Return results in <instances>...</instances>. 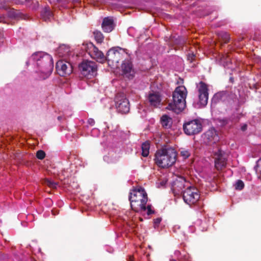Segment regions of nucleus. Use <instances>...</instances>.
Instances as JSON below:
<instances>
[{
    "instance_id": "nucleus-14",
    "label": "nucleus",
    "mask_w": 261,
    "mask_h": 261,
    "mask_svg": "<svg viewBox=\"0 0 261 261\" xmlns=\"http://www.w3.org/2000/svg\"><path fill=\"white\" fill-rule=\"evenodd\" d=\"M215 167L217 170H221L226 164L225 154L222 150H219L215 154Z\"/></svg>"
},
{
    "instance_id": "nucleus-21",
    "label": "nucleus",
    "mask_w": 261,
    "mask_h": 261,
    "mask_svg": "<svg viewBox=\"0 0 261 261\" xmlns=\"http://www.w3.org/2000/svg\"><path fill=\"white\" fill-rule=\"evenodd\" d=\"M41 17L45 21L50 20L53 17V13L48 7L44 8L41 11Z\"/></svg>"
},
{
    "instance_id": "nucleus-7",
    "label": "nucleus",
    "mask_w": 261,
    "mask_h": 261,
    "mask_svg": "<svg viewBox=\"0 0 261 261\" xmlns=\"http://www.w3.org/2000/svg\"><path fill=\"white\" fill-rule=\"evenodd\" d=\"M127 53L123 48L115 47L110 49L107 53V59L108 62L117 64L119 61L125 57Z\"/></svg>"
},
{
    "instance_id": "nucleus-20",
    "label": "nucleus",
    "mask_w": 261,
    "mask_h": 261,
    "mask_svg": "<svg viewBox=\"0 0 261 261\" xmlns=\"http://www.w3.org/2000/svg\"><path fill=\"white\" fill-rule=\"evenodd\" d=\"M161 122L164 127L168 128L171 127L172 121L170 117L164 115L161 118Z\"/></svg>"
},
{
    "instance_id": "nucleus-15",
    "label": "nucleus",
    "mask_w": 261,
    "mask_h": 261,
    "mask_svg": "<svg viewBox=\"0 0 261 261\" xmlns=\"http://www.w3.org/2000/svg\"><path fill=\"white\" fill-rule=\"evenodd\" d=\"M122 71L123 75L130 79L132 78L134 75V71L132 68V65L129 61L123 62L121 66Z\"/></svg>"
},
{
    "instance_id": "nucleus-8",
    "label": "nucleus",
    "mask_w": 261,
    "mask_h": 261,
    "mask_svg": "<svg viewBox=\"0 0 261 261\" xmlns=\"http://www.w3.org/2000/svg\"><path fill=\"white\" fill-rule=\"evenodd\" d=\"M183 128L187 135H194L201 132L202 124L199 120L195 119L185 122Z\"/></svg>"
},
{
    "instance_id": "nucleus-17",
    "label": "nucleus",
    "mask_w": 261,
    "mask_h": 261,
    "mask_svg": "<svg viewBox=\"0 0 261 261\" xmlns=\"http://www.w3.org/2000/svg\"><path fill=\"white\" fill-rule=\"evenodd\" d=\"M102 28L105 32H111L114 28L113 19L110 17L105 18L102 24Z\"/></svg>"
},
{
    "instance_id": "nucleus-12",
    "label": "nucleus",
    "mask_w": 261,
    "mask_h": 261,
    "mask_svg": "<svg viewBox=\"0 0 261 261\" xmlns=\"http://www.w3.org/2000/svg\"><path fill=\"white\" fill-rule=\"evenodd\" d=\"M189 183L186 181L185 179L183 177H178L172 185V190L174 194H178L182 192L183 189H186L189 187Z\"/></svg>"
},
{
    "instance_id": "nucleus-4",
    "label": "nucleus",
    "mask_w": 261,
    "mask_h": 261,
    "mask_svg": "<svg viewBox=\"0 0 261 261\" xmlns=\"http://www.w3.org/2000/svg\"><path fill=\"white\" fill-rule=\"evenodd\" d=\"M187 91L184 86L177 87L172 94L173 101L169 103L167 109L175 113L181 112L186 107Z\"/></svg>"
},
{
    "instance_id": "nucleus-1",
    "label": "nucleus",
    "mask_w": 261,
    "mask_h": 261,
    "mask_svg": "<svg viewBox=\"0 0 261 261\" xmlns=\"http://www.w3.org/2000/svg\"><path fill=\"white\" fill-rule=\"evenodd\" d=\"M27 66L30 65L34 67L36 78L45 80L51 73L54 64L52 57L44 52L34 53L26 62Z\"/></svg>"
},
{
    "instance_id": "nucleus-9",
    "label": "nucleus",
    "mask_w": 261,
    "mask_h": 261,
    "mask_svg": "<svg viewBox=\"0 0 261 261\" xmlns=\"http://www.w3.org/2000/svg\"><path fill=\"white\" fill-rule=\"evenodd\" d=\"M199 107H203L206 105L208 98V89L207 85L202 82H200L197 86Z\"/></svg>"
},
{
    "instance_id": "nucleus-37",
    "label": "nucleus",
    "mask_w": 261,
    "mask_h": 261,
    "mask_svg": "<svg viewBox=\"0 0 261 261\" xmlns=\"http://www.w3.org/2000/svg\"><path fill=\"white\" fill-rule=\"evenodd\" d=\"M241 129L243 131L247 129V125H246V124L243 125L242 126Z\"/></svg>"
},
{
    "instance_id": "nucleus-6",
    "label": "nucleus",
    "mask_w": 261,
    "mask_h": 261,
    "mask_svg": "<svg viewBox=\"0 0 261 261\" xmlns=\"http://www.w3.org/2000/svg\"><path fill=\"white\" fill-rule=\"evenodd\" d=\"M81 73L84 76L91 78L97 74V65L93 61H83L79 66Z\"/></svg>"
},
{
    "instance_id": "nucleus-5",
    "label": "nucleus",
    "mask_w": 261,
    "mask_h": 261,
    "mask_svg": "<svg viewBox=\"0 0 261 261\" xmlns=\"http://www.w3.org/2000/svg\"><path fill=\"white\" fill-rule=\"evenodd\" d=\"M200 194L197 189L189 186L183 191V199L189 205L195 204L199 200Z\"/></svg>"
},
{
    "instance_id": "nucleus-19",
    "label": "nucleus",
    "mask_w": 261,
    "mask_h": 261,
    "mask_svg": "<svg viewBox=\"0 0 261 261\" xmlns=\"http://www.w3.org/2000/svg\"><path fill=\"white\" fill-rule=\"evenodd\" d=\"M57 54L59 57H66L68 56L70 54L69 46L64 44L60 45L57 50Z\"/></svg>"
},
{
    "instance_id": "nucleus-41",
    "label": "nucleus",
    "mask_w": 261,
    "mask_h": 261,
    "mask_svg": "<svg viewBox=\"0 0 261 261\" xmlns=\"http://www.w3.org/2000/svg\"><path fill=\"white\" fill-rule=\"evenodd\" d=\"M170 261H176V260L175 259H170Z\"/></svg>"
},
{
    "instance_id": "nucleus-32",
    "label": "nucleus",
    "mask_w": 261,
    "mask_h": 261,
    "mask_svg": "<svg viewBox=\"0 0 261 261\" xmlns=\"http://www.w3.org/2000/svg\"><path fill=\"white\" fill-rule=\"evenodd\" d=\"M161 221V218H158L154 220V227L156 228Z\"/></svg>"
},
{
    "instance_id": "nucleus-35",
    "label": "nucleus",
    "mask_w": 261,
    "mask_h": 261,
    "mask_svg": "<svg viewBox=\"0 0 261 261\" xmlns=\"http://www.w3.org/2000/svg\"><path fill=\"white\" fill-rule=\"evenodd\" d=\"M88 122L90 125H93L94 124V120L93 119L90 118L88 119Z\"/></svg>"
},
{
    "instance_id": "nucleus-25",
    "label": "nucleus",
    "mask_w": 261,
    "mask_h": 261,
    "mask_svg": "<svg viewBox=\"0 0 261 261\" xmlns=\"http://www.w3.org/2000/svg\"><path fill=\"white\" fill-rule=\"evenodd\" d=\"M45 184H46L48 186L52 188H57L58 186V183L54 181L51 179H47L45 181Z\"/></svg>"
},
{
    "instance_id": "nucleus-40",
    "label": "nucleus",
    "mask_w": 261,
    "mask_h": 261,
    "mask_svg": "<svg viewBox=\"0 0 261 261\" xmlns=\"http://www.w3.org/2000/svg\"><path fill=\"white\" fill-rule=\"evenodd\" d=\"M128 261H134V257L132 256H130Z\"/></svg>"
},
{
    "instance_id": "nucleus-3",
    "label": "nucleus",
    "mask_w": 261,
    "mask_h": 261,
    "mask_svg": "<svg viewBox=\"0 0 261 261\" xmlns=\"http://www.w3.org/2000/svg\"><path fill=\"white\" fill-rule=\"evenodd\" d=\"M177 153L171 147L158 150L155 154L156 164L161 168H168L172 166L176 162Z\"/></svg>"
},
{
    "instance_id": "nucleus-39",
    "label": "nucleus",
    "mask_w": 261,
    "mask_h": 261,
    "mask_svg": "<svg viewBox=\"0 0 261 261\" xmlns=\"http://www.w3.org/2000/svg\"><path fill=\"white\" fill-rule=\"evenodd\" d=\"M98 132V130L96 128H94L92 130V133H97Z\"/></svg>"
},
{
    "instance_id": "nucleus-30",
    "label": "nucleus",
    "mask_w": 261,
    "mask_h": 261,
    "mask_svg": "<svg viewBox=\"0 0 261 261\" xmlns=\"http://www.w3.org/2000/svg\"><path fill=\"white\" fill-rule=\"evenodd\" d=\"M45 152L42 150H39L37 152L36 156L38 159L42 160L45 157Z\"/></svg>"
},
{
    "instance_id": "nucleus-36",
    "label": "nucleus",
    "mask_w": 261,
    "mask_h": 261,
    "mask_svg": "<svg viewBox=\"0 0 261 261\" xmlns=\"http://www.w3.org/2000/svg\"><path fill=\"white\" fill-rule=\"evenodd\" d=\"M194 57V55L193 54H192V55H191H191H189V56H188V60H190V61H192V60H193V57Z\"/></svg>"
},
{
    "instance_id": "nucleus-33",
    "label": "nucleus",
    "mask_w": 261,
    "mask_h": 261,
    "mask_svg": "<svg viewBox=\"0 0 261 261\" xmlns=\"http://www.w3.org/2000/svg\"><path fill=\"white\" fill-rule=\"evenodd\" d=\"M103 160L107 162V163H113V162H114L115 161L112 160V159H110L109 156H105L103 157Z\"/></svg>"
},
{
    "instance_id": "nucleus-29",
    "label": "nucleus",
    "mask_w": 261,
    "mask_h": 261,
    "mask_svg": "<svg viewBox=\"0 0 261 261\" xmlns=\"http://www.w3.org/2000/svg\"><path fill=\"white\" fill-rule=\"evenodd\" d=\"M228 57L227 55H222L220 57V62L221 64L224 65L225 63H227L228 62V60L227 58Z\"/></svg>"
},
{
    "instance_id": "nucleus-11",
    "label": "nucleus",
    "mask_w": 261,
    "mask_h": 261,
    "mask_svg": "<svg viewBox=\"0 0 261 261\" xmlns=\"http://www.w3.org/2000/svg\"><path fill=\"white\" fill-rule=\"evenodd\" d=\"M116 106L117 111L120 113H126L129 112V102L124 96H117Z\"/></svg>"
},
{
    "instance_id": "nucleus-28",
    "label": "nucleus",
    "mask_w": 261,
    "mask_h": 261,
    "mask_svg": "<svg viewBox=\"0 0 261 261\" xmlns=\"http://www.w3.org/2000/svg\"><path fill=\"white\" fill-rule=\"evenodd\" d=\"M256 172L258 174H260V177L261 178V158L257 162V165L256 167Z\"/></svg>"
},
{
    "instance_id": "nucleus-27",
    "label": "nucleus",
    "mask_w": 261,
    "mask_h": 261,
    "mask_svg": "<svg viewBox=\"0 0 261 261\" xmlns=\"http://www.w3.org/2000/svg\"><path fill=\"white\" fill-rule=\"evenodd\" d=\"M244 184L242 180H238L236 181L235 184V188L236 190H241L244 188Z\"/></svg>"
},
{
    "instance_id": "nucleus-34",
    "label": "nucleus",
    "mask_w": 261,
    "mask_h": 261,
    "mask_svg": "<svg viewBox=\"0 0 261 261\" xmlns=\"http://www.w3.org/2000/svg\"><path fill=\"white\" fill-rule=\"evenodd\" d=\"M4 35L3 32L0 30V46L3 44L4 43Z\"/></svg>"
},
{
    "instance_id": "nucleus-18",
    "label": "nucleus",
    "mask_w": 261,
    "mask_h": 261,
    "mask_svg": "<svg viewBox=\"0 0 261 261\" xmlns=\"http://www.w3.org/2000/svg\"><path fill=\"white\" fill-rule=\"evenodd\" d=\"M205 137L210 142H214L218 140V136L217 134L216 129L214 128H212L208 129L204 134Z\"/></svg>"
},
{
    "instance_id": "nucleus-10",
    "label": "nucleus",
    "mask_w": 261,
    "mask_h": 261,
    "mask_svg": "<svg viewBox=\"0 0 261 261\" xmlns=\"http://www.w3.org/2000/svg\"><path fill=\"white\" fill-rule=\"evenodd\" d=\"M56 69L60 76H64L71 73L72 68L69 62L60 60L57 62Z\"/></svg>"
},
{
    "instance_id": "nucleus-23",
    "label": "nucleus",
    "mask_w": 261,
    "mask_h": 261,
    "mask_svg": "<svg viewBox=\"0 0 261 261\" xmlns=\"http://www.w3.org/2000/svg\"><path fill=\"white\" fill-rule=\"evenodd\" d=\"M9 16L12 18L18 19L21 17L20 12L15 10H12L9 12Z\"/></svg>"
},
{
    "instance_id": "nucleus-13",
    "label": "nucleus",
    "mask_w": 261,
    "mask_h": 261,
    "mask_svg": "<svg viewBox=\"0 0 261 261\" xmlns=\"http://www.w3.org/2000/svg\"><path fill=\"white\" fill-rule=\"evenodd\" d=\"M89 47L90 48L89 54L90 56L99 63H103L106 60L103 54L92 43H90Z\"/></svg>"
},
{
    "instance_id": "nucleus-22",
    "label": "nucleus",
    "mask_w": 261,
    "mask_h": 261,
    "mask_svg": "<svg viewBox=\"0 0 261 261\" xmlns=\"http://www.w3.org/2000/svg\"><path fill=\"white\" fill-rule=\"evenodd\" d=\"M150 144L149 142L146 141L142 144V155L144 156H147L149 153Z\"/></svg>"
},
{
    "instance_id": "nucleus-42",
    "label": "nucleus",
    "mask_w": 261,
    "mask_h": 261,
    "mask_svg": "<svg viewBox=\"0 0 261 261\" xmlns=\"http://www.w3.org/2000/svg\"><path fill=\"white\" fill-rule=\"evenodd\" d=\"M165 185V183L163 182L162 185Z\"/></svg>"
},
{
    "instance_id": "nucleus-26",
    "label": "nucleus",
    "mask_w": 261,
    "mask_h": 261,
    "mask_svg": "<svg viewBox=\"0 0 261 261\" xmlns=\"http://www.w3.org/2000/svg\"><path fill=\"white\" fill-rule=\"evenodd\" d=\"M223 95V93L222 92L217 93L213 97L212 102L213 103H216L218 102L222 98Z\"/></svg>"
},
{
    "instance_id": "nucleus-16",
    "label": "nucleus",
    "mask_w": 261,
    "mask_h": 261,
    "mask_svg": "<svg viewBox=\"0 0 261 261\" xmlns=\"http://www.w3.org/2000/svg\"><path fill=\"white\" fill-rule=\"evenodd\" d=\"M147 99L150 104L154 107L160 105L161 99L158 92L150 91L148 94Z\"/></svg>"
},
{
    "instance_id": "nucleus-38",
    "label": "nucleus",
    "mask_w": 261,
    "mask_h": 261,
    "mask_svg": "<svg viewBox=\"0 0 261 261\" xmlns=\"http://www.w3.org/2000/svg\"><path fill=\"white\" fill-rule=\"evenodd\" d=\"M179 226H175L173 228V230L174 231H176V229H179Z\"/></svg>"
},
{
    "instance_id": "nucleus-2",
    "label": "nucleus",
    "mask_w": 261,
    "mask_h": 261,
    "mask_svg": "<svg viewBox=\"0 0 261 261\" xmlns=\"http://www.w3.org/2000/svg\"><path fill=\"white\" fill-rule=\"evenodd\" d=\"M129 200L131 207L134 211L146 213L148 215L154 213L151 205L146 206L147 195L142 188L139 187L133 190L130 193Z\"/></svg>"
},
{
    "instance_id": "nucleus-31",
    "label": "nucleus",
    "mask_w": 261,
    "mask_h": 261,
    "mask_svg": "<svg viewBox=\"0 0 261 261\" xmlns=\"http://www.w3.org/2000/svg\"><path fill=\"white\" fill-rule=\"evenodd\" d=\"M180 154L184 159H187L190 156V154L188 150H182L180 151Z\"/></svg>"
},
{
    "instance_id": "nucleus-24",
    "label": "nucleus",
    "mask_w": 261,
    "mask_h": 261,
    "mask_svg": "<svg viewBox=\"0 0 261 261\" xmlns=\"http://www.w3.org/2000/svg\"><path fill=\"white\" fill-rule=\"evenodd\" d=\"M94 36L95 37V40L98 43H101L103 41V36L102 34V33L98 31H94Z\"/></svg>"
}]
</instances>
